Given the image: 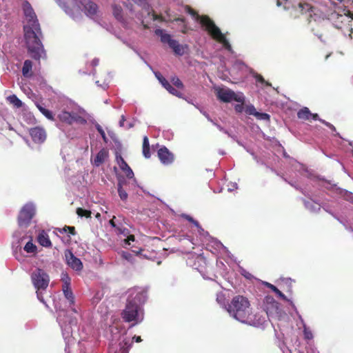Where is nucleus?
I'll use <instances>...</instances> for the list:
<instances>
[{
  "instance_id": "obj_52",
  "label": "nucleus",
  "mask_w": 353,
  "mask_h": 353,
  "mask_svg": "<svg viewBox=\"0 0 353 353\" xmlns=\"http://www.w3.org/2000/svg\"><path fill=\"white\" fill-rule=\"evenodd\" d=\"M98 63H99V60H98V59H94V60H92V65H94V66L97 65H98Z\"/></svg>"
},
{
  "instance_id": "obj_17",
  "label": "nucleus",
  "mask_w": 353,
  "mask_h": 353,
  "mask_svg": "<svg viewBox=\"0 0 353 353\" xmlns=\"http://www.w3.org/2000/svg\"><path fill=\"white\" fill-rule=\"evenodd\" d=\"M37 241L43 247L49 248L52 245L48 234L44 231H42L39 234Z\"/></svg>"
},
{
  "instance_id": "obj_31",
  "label": "nucleus",
  "mask_w": 353,
  "mask_h": 353,
  "mask_svg": "<svg viewBox=\"0 0 353 353\" xmlns=\"http://www.w3.org/2000/svg\"><path fill=\"white\" fill-rule=\"evenodd\" d=\"M24 250L28 253H34L37 250V246L31 241H28L24 246Z\"/></svg>"
},
{
  "instance_id": "obj_4",
  "label": "nucleus",
  "mask_w": 353,
  "mask_h": 353,
  "mask_svg": "<svg viewBox=\"0 0 353 353\" xmlns=\"http://www.w3.org/2000/svg\"><path fill=\"white\" fill-rule=\"evenodd\" d=\"M140 299L141 294H137L133 299H128L125 307L121 312V317L125 322L134 321V325L143 320L141 308L137 303Z\"/></svg>"
},
{
  "instance_id": "obj_7",
  "label": "nucleus",
  "mask_w": 353,
  "mask_h": 353,
  "mask_svg": "<svg viewBox=\"0 0 353 353\" xmlns=\"http://www.w3.org/2000/svg\"><path fill=\"white\" fill-rule=\"evenodd\" d=\"M35 213L34 208L32 205L27 204L23 207L18 216V222L20 226H27Z\"/></svg>"
},
{
  "instance_id": "obj_5",
  "label": "nucleus",
  "mask_w": 353,
  "mask_h": 353,
  "mask_svg": "<svg viewBox=\"0 0 353 353\" xmlns=\"http://www.w3.org/2000/svg\"><path fill=\"white\" fill-rule=\"evenodd\" d=\"M32 282L38 290H45L49 284L50 278L42 269L37 268L31 274Z\"/></svg>"
},
{
  "instance_id": "obj_16",
  "label": "nucleus",
  "mask_w": 353,
  "mask_h": 353,
  "mask_svg": "<svg viewBox=\"0 0 353 353\" xmlns=\"http://www.w3.org/2000/svg\"><path fill=\"white\" fill-rule=\"evenodd\" d=\"M69 285H70V279L68 277H67V279L65 280L64 285H63V294H64L65 297L68 300H69L70 303L71 304H74V297L73 293H72L71 289L70 288Z\"/></svg>"
},
{
  "instance_id": "obj_40",
  "label": "nucleus",
  "mask_w": 353,
  "mask_h": 353,
  "mask_svg": "<svg viewBox=\"0 0 353 353\" xmlns=\"http://www.w3.org/2000/svg\"><path fill=\"white\" fill-rule=\"evenodd\" d=\"M115 228L120 234H124L125 232H128V229L123 227L122 225H117Z\"/></svg>"
},
{
  "instance_id": "obj_57",
  "label": "nucleus",
  "mask_w": 353,
  "mask_h": 353,
  "mask_svg": "<svg viewBox=\"0 0 353 353\" xmlns=\"http://www.w3.org/2000/svg\"><path fill=\"white\" fill-rule=\"evenodd\" d=\"M347 16L353 19V12L347 11Z\"/></svg>"
},
{
  "instance_id": "obj_21",
  "label": "nucleus",
  "mask_w": 353,
  "mask_h": 353,
  "mask_svg": "<svg viewBox=\"0 0 353 353\" xmlns=\"http://www.w3.org/2000/svg\"><path fill=\"white\" fill-rule=\"evenodd\" d=\"M112 13L114 17L119 21H123V9L121 6L114 4L112 5Z\"/></svg>"
},
{
  "instance_id": "obj_59",
  "label": "nucleus",
  "mask_w": 353,
  "mask_h": 353,
  "mask_svg": "<svg viewBox=\"0 0 353 353\" xmlns=\"http://www.w3.org/2000/svg\"><path fill=\"white\" fill-rule=\"evenodd\" d=\"M276 5H277L278 6H280L281 5V3L280 2V1H279V0H278V1H277V2H276Z\"/></svg>"
},
{
  "instance_id": "obj_56",
  "label": "nucleus",
  "mask_w": 353,
  "mask_h": 353,
  "mask_svg": "<svg viewBox=\"0 0 353 353\" xmlns=\"http://www.w3.org/2000/svg\"><path fill=\"white\" fill-rule=\"evenodd\" d=\"M66 226H67V225H65V226L63 228H62V229H59V232H60L61 233L67 232Z\"/></svg>"
},
{
  "instance_id": "obj_3",
  "label": "nucleus",
  "mask_w": 353,
  "mask_h": 353,
  "mask_svg": "<svg viewBox=\"0 0 353 353\" xmlns=\"http://www.w3.org/2000/svg\"><path fill=\"white\" fill-rule=\"evenodd\" d=\"M185 10L188 14L192 17L200 19V23L205 30L216 41L222 43L223 46L228 51L232 50V46L223 34L219 27L216 26L214 22L207 15L200 17L198 13L190 6H187Z\"/></svg>"
},
{
  "instance_id": "obj_50",
  "label": "nucleus",
  "mask_w": 353,
  "mask_h": 353,
  "mask_svg": "<svg viewBox=\"0 0 353 353\" xmlns=\"http://www.w3.org/2000/svg\"><path fill=\"white\" fill-rule=\"evenodd\" d=\"M311 118H312L313 120H315V121H316V120L319 121V119H321L319 118V117L318 114H312V115H311L310 119H311Z\"/></svg>"
},
{
  "instance_id": "obj_11",
  "label": "nucleus",
  "mask_w": 353,
  "mask_h": 353,
  "mask_svg": "<svg viewBox=\"0 0 353 353\" xmlns=\"http://www.w3.org/2000/svg\"><path fill=\"white\" fill-rule=\"evenodd\" d=\"M156 35L161 37V41L163 43H168L169 47L172 50L175 48V47L179 44L178 41L175 39H172L171 35L167 33H165L161 29H157L154 31Z\"/></svg>"
},
{
  "instance_id": "obj_6",
  "label": "nucleus",
  "mask_w": 353,
  "mask_h": 353,
  "mask_svg": "<svg viewBox=\"0 0 353 353\" xmlns=\"http://www.w3.org/2000/svg\"><path fill=\"white\" fill-rule=\"evenodd\" d=\"M216 94L218 99L225 103L231 102L232 101L242 103L244 102L243 97L236 95L234 91L230 89L218 88Z\"/></svg>"
},
{
  "instance_id": "obj_28",
  "label": "nucleus",
  "mask_w": 353,
  "mask_h": 353,
  "mask_svg": "<svg viewBox=\"0 0 353 353\" xmlns=\"http://www.w3.org/2000/svg\"><path fill=\"white\" fill-rule=\"evenodd\" d=\"M267 286L268 288L275 292L281 299L285 301H288L286 296L283 292H281L275 285L271 283H267Z\"/></svg>"
},
{
  "instance_id": "obj_15",
  "label": "nucleus",
  "mask_w": 353,
  "mask_h": 353,
  "mask_svg": "<svg viewBox=\"0 0 353 353\" xmlns=\"http://www.w3.org/2000/svg\"><path fill=\"white\" fill-rule=\"evenodd\" d=\"M109 157V152L108 150L105 148H102L99 150V152L96 155L94 160V164L95 166H99L102 163H103L105 160Z\"/></svg>"
},
{
  "instance_id": "obj_44",
  "label": "nucleus",
  "mask_w": 353,
  "mask_h": 353,
  "mask_svg": "<svg viewBox=\"0 0 353 353\" xmlns=\"http://www.w3.org/2000/svg\"><path fill=\"white\" fill-rule=\"evenodd\" d=\"M37 298L41 301V302H44V300H43V295L41 294V290H38L37 291Z\"/></svg>"
},
{
  "instance_id": "obj_42",
  "label": "nucleus",
  "mask_w": 353,
  "mask_h": 353,
  "mask_svg": "<svg viewBox=\"0 0 353 353\" xmlns=\"http://www.w3.org/2000/svg\"><path fill=\"white\" fill-rule=\"evenodd\" d=\"M247 113H248L250 115H254L255 117L256 113H257V111L256 110L254 106H252L247 110Z\"/></svg>"
},
{
  "instance_id": "obj_37",
  "label": "nucleus",
  "mask_w": 353,
  "mask_h": 353,
  "mask_svg": "<svg viewBox=\"0 0 353 353\" xmlns=\"http://www.w3.org/2000/svg\"><path fill=\"white\" fill-rule=\"evenodd\" d=\"M97 131L99 132V134L101 135L102 139H103V140L104 141V142L107 143V141H108V138H107V137H106V135H105V133L104 130H103V128H101V125H97Z\"/></svg>"
},
{
  "instance_id": "obj_25",
  "label": "nucleus",
  "mask_w": 353,
  "mask_h": 353,
  "mask_svg": "<svg viewBox=\"0 0 353 353\" xmlns=\"http://www.w3.org/2000/svg\"><path fill=\"white\" fill-rule=\"evenodd\" d=\"M70 113H71L72 124H73L74 123H79V124L86 123V120L83 117L79 115L78 113H77L75 112H72Z\"/></svg>"
},
{
  "instance_id": "obj_10",
  "label": "nucleus",
  "mask_w": 353,
  "mask_h": 353,
  "mask_svg": "<svg viewBox=\"0 0 353 353\" xmlns=\"http://www.w3.org/2000/svg\"><path fill=\"white\" fill-rule=\"evenodd\" d=\"M30 135L34 143H43L46 139V130L41 127L31 128L30 130Z\"/></svg>"
},
{
  "instance_id": "obj_27",
  "label": "nucleus",
  "mask_w": 353,
  "mask_h": 353,
  "mask_svg": "<svg viewBox=\"0 0 353 353\" xmlns=\"http://www.w3.org/2000/svg\"><path fill=\"white\" fill-rule=\"evenodd\" d=\"M37 108L39 110V111L46 117L48 118V119L51 120V121H54V116L52 114V112L51 111H50L49 110L43 108V106L40 105H37Z\"/></svg>"
},
{
  "instance_id": "obj_36",
  "label": "nucleus",
  "mask_w": 353,
  "mask_h": 353,
  "mask_svg": "<svg viewBox=\"0 0 353 353\" xmlns=\"http://www.w3.org/2000/svg\"><path fill=\"white\" fill-rule=\"evenodd\" d=\"M266 301L267 303H270L273 307H274L276 310L279 309V303L276 302L273 297L272 296H267L266 297Z\"/></svg>"
},
{
  "instance_id": "obj_29",
  "label": "nucleus",
  "mask_w": 353,
  "mask_h": 353,
  "mask_svg": "<svg viewBox=\"0 0 353 353\" xmlns=\"http://www.w3.org/2000/svg\"><path fill=\"white\" fill-rule=\"evenodd\" d=\"M118 188V193H119V196L120 197V199L122 200V201H126L127 199H128V193L125 192V190L123 189V187H122V185L121 183H119L118 185H117Z\"/></svg>"
},
{
  "instance_id": "obj_41",
  "label": "nucleus",
  "mask_w": 353,
  "mask_h": 353,
  "mask_svg": "<svg viewBox=\"0 0 353 353\" xmlns=\"http://www.w3.org/2000/svg\"><path fill=\"white\" fill-rule=\"evenodd\" d=\"M152 19L154 21L159 20L160 21H164V18L161 15L157 14L153 12L152 13Z\"/></svg>"
},
{
  "instance_id": "obj_14",
  "label": "nucleus",
  "mask_w": 353,
  "mask_h": 353,
  "mask_svg": "<svg viewBox=\"0 0 353 353\" xmlns=\"http://www.w3.org/2000/svg\"><path fill=\"white\" fill-rule=\"evenodd\" d=\"M116 161L120 169L124 172L126 177L128 179H132L134 177V172L121 154H116Z\"/></svg>"
},
{
  "instance_id": "obj_13",
  "label": "nucleus",
  "mask_w": 353,
  "mask_h": 353,
  "mask_svg": "<svg viewBox=\"0 0 353 353\" xmlns=\"http://www.w3.org/2000/svg\"><path fill=\"white\" fill-rule=\"evenodd\" d=\"M76 1H78L83 7L84 12L88 16L93 17L97 14L98 6L95 3L90 0Z\"/></svg>"
},
{
  "instance_id": "obj_34",
  "label": "nucleus",
  "mask_w": 353,
  "mask_h": 353,
  "mask_svg": "<svg viewBox=\"0 0 353 353\" xmlns=\"http://www.w3.org/2000/svg\"><path fill=\"white\" fill-rule=\"evenodd\" d=\"M255 117L259 120H265V121L270 120V115L267 113H261V112H257V113H256Z\"/></svg>"
},
{
  "instance_id": "obj_61",
  "label": "nucleus",
  "mask_w": 353,
  "mask_h": 353,
  "mask_svg": "<svg viewBox=\"0 0 353 353\" xmlns=\"http://www.w3.org/2000/svg\"><path fill=\"white\" fill-rule=\"evenodd\" d=\"M123 256H124V257H125V259H128L127 255L124 254Z\"/></svg>"
},
{
  "instance_id": "obj_46",
  "label": "nucleus",
  "mask_w": 353,
  "mask_h": 353,
  "mask_svg": "<svg viewBox=\"0 0 353 353\" xmlns=\"http://www.w3.org/2000/svg\"><path fill=\"white\" fill-rule=\"evenodd\" d=\"M235 110L238 112H241L243 110V103H241V105H235Z\"/></svg>"
},
{
  "instance_id": "obj_19",
  "label": "nucleus",
  "mask_w": 353,
  "mask_h": 353,
  "mask_svg": "<svg viewBox=\"0 0 353 353\" xmlns=\"http://www.w3.org/2000/svg\"><path fill=\"white\" fill-rule=\"evenodd\" d=\"M150 143L148 137L145 136L143 139L142 152L145 158L149 159L151 157Z\"/></svg>"
},
{
  "instance_id": "obj_23",
  "label": "nucleus",
  "mask_w": 353,
  "mask_h": 353,
  "mask_svg": "<svg viewBox=\"0 0 353 353\" xmlns=\"http://www.w3.org/2000/svg\"><path fill=\"white\" fill-rule=\"evenodd\" d=\"M312 113L307 108H303L297 112V117L300 119L310 120Z\"/></svg>"
},
{
  "instance_id": "obj_26",
  "label": "nucleus",
  "mask_w": 353,
  "mask_h": 353,
  "mask_svg": "<svg viewBox=\"0 0 353 353\" xmlns=\"http://www.w3.org/2000/svg\"><path fill=\"white\" fill-rule=\"evenodd\" d=\"M8 101L16 108H21L23 105L22 101L15 95L12 94L8 97Z\"/></svg>"
},
{
  "instance_id": "obj_39",
  "label": "nucleus",
  "mask_w": 353,
  "mask_h": 353,
  "mask_svg": "<svg viewBox=\"0 0 353 353\" xmlns=\"http://www.w3.org/2000/svg\"><path fill=\"white\" fill-rule=\"evenodd\" d=\"M319 121L328 127L332 132H336V128L330 123L323 120V119H319Z\"/></svg>"
},
{
  "instance_id": "obj_32",
  "label": "nucleus",
  "mask_w": 353,
  "mask_h": 353,
  "mask_svg": "<svg viewBox=\"0 0 353 353\" xmlns=\"http://www.w3.org/2000/svg\"><path fill=\"white\" fill-rule=\"evenodd\" d=\"M254 77L255 78V79H256V81L257 82L261 83V84H264L266 86H271V83H270L269 82L266 81L264 79V78L263 77V76L261 75L260 74L256 73L254 75Z\"/></svg>"
},
{
  "instance_id": "obj_12",
  "label": "nucleus",
  "mask_w": 353,
  "mask_h": 353,
  "mask_svg": "<svg viewBox=\"0 0 353 353\" xmlns=\"http://www.w3.org/2000/svg\"><path fill=\"white\" fill-rule=\"evenodd\" d=\"M156 77L158 79L161 85L172 94L178 97L179 98L182 97V93L172 87L170 83L165 79V77L162 76V74L157 72L154 73Z\"/></svg>"
},
{
  "instance_id": "obj_43",
  "label": "nucleus",
  "mask_w": 353,
  "mask_h": 353,
  "mask_svg": "<svg viewBox=\"0 0 353 353\" xmlns=\"http://www.w3.org/2000/svg\"><path fill=\"white\" fill-rule=\"evenodd\" d=\"M67 232H68L72 235L76 234L75 228L73 226H66Z\"/></svg>"
},
{
  "instance_id": "obj_51",
  "label": "nucleus",
  "mask_w": 353,
  "mask_h": 353,
  "mask_svg": "<svg viewBox=\"0 0 353 353\" xmlns=\"http://www.w3.org/2000/svg\"><path fill=\"white\" fill-rule=\"evenodd\" d=\"M133 340H134L137 343H139L142 341V339L140 336H134L133 337Z\"/></svg>"
},
{
  "instance_id": "obj_53",
  "label": "nucleus",
  "mask_w": 353,
  "mask_h": 353,
  "mask_svg": "<svg viewBox=\"0 0 353 353\" xmlns=\"http://www.w3.org/2000/svg\"><path fill=\"white\" fill-rule=\"evenodd\" d=\"M223 300V296L221 295V296H217V298H216V301L218 302H221V301Z\"/></svg>"
},
{
  "instance_id": "obj_2",
  "label": "nucleus",
  "mask_w": 353,
  "mask_h": 353,
  "mask_svg": "<svg viewBox=\"0 0 353 353\" xmlns=\"http://www.w3.org/2000/svg\"><path fill=\"white\" fill-rule=\"evenodd\" d=\"M226 310L231 316L241 323L256 324L251 317L252 307L250 301L244 296H234L228 303Z\"/></svg>"
},
{
  "instance_id": "obj_45",
  "label": "nucleus",
  "mask_w": 353,
  "mask_h": 353,
  "mask_svg": "<svg viewBox=\"0 0 353 353\" xmlns=\"http://www.w3.org/2000/svg\"><path fill=\"white\" fill-rule=\"evenodd\" d=\"M135 238L134 235H130L128 236L127 239L125 240L126 243L128 244H130V241H134Z\"/></svg>"
},
{
  "instance_id": "obj_49",
  "label": "nucleus",
  "mask_w": 353,
  "mask_h": 353,
  "mask_svg": "<svg viewBox=\"0 0 353 353\" xmlns=\"http://www.w3.org/2000/svg\"><path fill=\"white\" fill-rule=\"evenodd\" d=\"M135 3L139 5H145L146 0H132Z\"/></svg>"
},
{
  "instance_id": "obj_54",
  "label": "nucleus",
  "mask_w": 353,
  "mask_h": 353,
  "mask_svg": "<svg viewBox=\"0 0 353 353\" xmlns=\"http://www.w3.org/2000/svg\"><path fill=\"white\" fill-rule=\"evenodd\" d=\"M124 121H125L124 116H122V117H121V120L120 121V125H121V126H123Z\"/></svg>"
},
{
  "instance_id": "obj_24",
  "label": "nucleus",
  "mask_w": 353,
  "mask_h": 353,
  "mask_svg": "<svg viewBox=\"0 0 353 353\" xmlns=\"http://www.w3.org/2000/svg\"><path fill=\"white\" fill-rule=\"evenodd\" d=\"M61 122L72 125L71 113L67 111H62L58 116Z\"/></svg>"
},
{
  "instance_id": "obj_20",
  "label": "nucleus",
  "mask_w": 353,
  "mask_h": 353,
  "mask_svg": "<svg viewBox=\"0 0 353 353\" xmlns=\"http://www.w3.org/2000/svg\"><path fill=\"white\" fill-rule=\"evenodd\" d=\"M304 205L305 207L312 212H317L321 209L320 204L315 203L314 201H304Z\"/></svg>"
},
{
  "instance_id": "obj_30",
  "label": "nucleus",
  "mask_w": 353,
  "mask_h": 353,
  "mask_svg": "<svg viewBox=\"0 0 353 353\" xmlns=\"http://www.w3.org/2000/svg\"><path fill=\"white\" fill-rule=\"evenodd\" d=\"M77 214L79 216L90 218L91 217V211L83 209L81 208H78L77 209Z\"/></svg>"
},
{
  "instance_id": "obj_38",
  "label": "nucleus",
  "mask_w": 353,
  "mask_h": 353,
  "mask_svg": "<svg viewBox=\"0 0 353 353\" xmlns=\"http://www.w3.org/2000/svg\"><path fill=\"white\" fill-rule=\"evenodd\" d=\"M303 334H304V336L306 339L310 340V339H312L313 337L312 332L306 327H304Z\"/></svg>"
},
{
  "instance_id": "obj_55",
  "label": "nucleus",
  "mask_w": 353,
  "mask_h": 353,
  "mask_svg": "<svg viewBox=\"0 0 353 353\" xmlns=\"http://www.w3.org/2000/svg\"><path fill=\"white\" fill-rule=\"evenodd\" d=\"M192 223H193L196 227H197V228H200V224H199V223L197 221L194 220V221L192 222Z\"/></svg>"
},
{
  "instance_id": "obj_60",
  "label": "nucleus",
  "mask_w": 353,
  "mask_h": 353,
  "mask_svg": "<svg viewBox=\"0 0 353 353\" xmlns=\"http://www.w3.org/2000/svg\"><path fill=\"white\" fill-rule=\"evenodd\" d=\"M99 216H100V214L97 213V215H96V217H99Z\"/></svg>"
},
{
  "instance_id": "obj_22",
  "label": "nucleus",
  "mask_w": 353,
  "mask_h": 353,
  "mask_svg": "<svg viewBox=\"0 0 353 353\" xmlns=\"http://www.w3.org/2000/svg\"><path fill=\"white\" fill-rule=\"evenodd\" d=\"M298 6L300 10V12L302 14L308 12V17H312V13L313 12V8L310 4L307 3H299Z\"/></svg>"
},
{
  "instance_id": "obj_58",
  "label": "nucleus",
  "mask_w": 353,
  "mask_h": 353,
  "mask_svg": "<svg viewBox=\"0 0 353 353\" xmlns=\"http://www.w3.org/2000/svg\"><path fill=\"white\" fill-rule=\"evenodd\" d=\"M175 21H181V22H184L185 21V19L183 18H176L174 19Z\"/></svg>"
},
{
  "instance_id": "obj_35",
  "label": "nucleus",
  "mask_w": 353,
  "mask_h": 353,
  "mask_svg": "<svg viewBox=\"0 0 353 353\" xmlns=\"http://www.w3.org/2000/svg\"><path fill=\"white\" fill-rule=\"evenodd\" d=\"M172 82L178 88H183V84L182 81L176 77H174L172 79Z\"/></svg>"
},
{
  "instance_id": "obj_47",
  "label": "nucleus",
  "mask_w": 353,
  "mask_h": 353,
  "mask_svg": "<svg viewBox=\"0 0 353 353\" xmlns=\"http://www.w3.org/2000/svg\"><path fill=\"white\" fill-rule=\"evenodd\" d=\"M183 217H184L186 220H188V221H190L191 223H192L194 220L192 216H190V215H188V214H183Z\"/></svg>"
},
{
  "instance_id": "obj_1",
  "label": "nucleus",
  "mask_w": 353,
  "mask_h": 353,
  "mask_svg": "<svg viewBox=\"0 0 353 353\" xmlns=\"http://www.w3.org/2000/svg\"><path fill=\"white\" fill-rule=\"evenodd\" d=\"M23 10L28 21V24L23 28L28 51L32 59L39 61L41 58L46 56L43 46L39 38L41 35L40 25L35 12L28 1H26L23 3Z\"/></svg>"
},
{
  "instance_id": "obj_18",
  "label": "nucleus",
  "mask_w": 353,
  "mask_h": 353,
  "mask_svg": "<svg viewBox=\"0 0 353 353\" xmlns=\"http://www.w3.org/2000/svg\"><path fill=\"white\" fill-rule=\"evenodd\" d=\"M32 70V62L29 59L26 60L23 63V65L22 68L23 76L26 78L31 77L33 74Z\"/></svg>"
},
{
  "instance_id": "obj_8",
  "label": "nucleus",
  "mask_w": 353,
  "mask_h": 353,
  "mask_svg": "<svg viewBox=\"0 0 353 353\" xmlns=\"http://www.w3.org/2000/svg\"><path fill=\"white\" fill-rule=\"evenodd\" d=\"M65 256L67 264L76 271H81L83 269V263L81 261L76 257L70 250H66Z\"/></svg>"
},
{
  "instance_id": "obj_48",
  "label": "nucleus",
  "mask_w": 353,
  "mask_h": 353,
  "mask_svg": "<svg viewBox=\"0 0 353 353\" xmlns=\"http://www.w3.org/2000/svg\"><path fill=\"white\" fill-rule=\"evenodd\" d=\"M114 219H115V216H113V218H112L111 220H110L109 223H110V225L112 227H113V228H115L117 227V225L115 223V222H114Z\"/></svg>"
},
{
  "instance_id": "obj_9",
  "label": "nucleus",
  "mask_w": 353,
  "mask_h": 353,
  "mask_svg": "<svg viewBox=\"0 0 353 353\" xmlns=\"http://www.w3.org/2000/svg\"><path fill=\"white\" fill-rule=\"evenodd\" d=\"M157 154L161 162L164 165L171 164L174 160V154L165 146L158 150Z\"/></svg>"
},
{
  "instance_id": "obj_33",
  "label": "nucleus",
  "mask_w": 353,
  "mask_h": 353,
  "mask_svg": "<svg viewBox=\"0 0 353 353\" xmlns=\"http://www.w3.org/2000/svg\"><path fill=\"white\" fill-rule=\"evenodd\" d=\"M172 50L174 52V54L176 55L181 56L184 54L183 46L182 45H181L180 43L179 45H177L175 47V48H174Z\"/></svg>"
}]
</instances>
